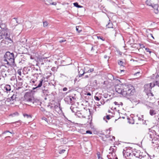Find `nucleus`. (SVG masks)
Returning a JSON list of instances; mask_svg holds the SVG:
<instances>
[{
  "label": "nucleus",
  "instance_id": "3c124183",
  "mask_svg": "<svg viewBox=\"0 0 159 159\" xmlns=\"http://www.w3.org/2000/svg\"><path fill=\"white\" fill-rule=\"evenodd\" d=\"M138 119L139 120H143V119H142V118H140V117H138Z\"/></svg>",
  "mask_w": 159,
  "mask_h": 159
},
{
  "label": "nucleus",
  "instance_id": "774afa93",
  "mask_svg": "<svg viewBox=\"0 0 159 159\" xmlns=\"http://www.w3.org/2000/svg\"><path fill=\"white\" fill-rule=\"evenodd\" d=\"M120 104L121 105H123L122 103L121 102H120Z\"/></svg>",
  "mask_w": 159,
  "mask_h": 159
},
{
  "label": "nucleus",
  "instance_id": "de8ad7c7",
  "mask_svg": "<svg viewBox=\"0 0 159 159\" xmlns=\"http://www.w3.org/2000/svg\"><path fill=\"white\" fill-rule=\"evenodd\" d=\"M156 140L159 139V135L157 136V137L155 138Z\"/></svg>",
  "mask_w": 159,
  "mask_h": 159
},
{
  "label": "nucleus",
  "instance_id": "bf43d9fd",
  "mask_svg": "<svg viewBox=\"0 0 159 159\" xmlns=\"http://www.w3.org/2000/svg\"><path fill=\"white\" fill-rule=\"evenodd\" d=\"M150 35L151 36L152 38L153 39H154V38L153 36V35L152 34H150Z\"/></svg>",
  "mask_w": 159,
  "mask_h": 159
},
{
  "label": "nucleus",
  "instance_id": "4be33fe9",
  "mask_svg": "<svg viewBox=\"0 0 159 159\" xmlns=\"http://www.w3.org/2000/svg\"><path fill=\"white\" fill-rule=\"evenodd\" d=\"M155 85L158 86L159 87V82L158 81H156L152 84V87H154Z\"/></svg>",
  "mask_w": 159,
  "mask_h": 159
},
{
  "label": "nucleus",
  "instance_id": "5fc2aeb1",
  "mask_svg": "<svg viewBox=\"0 0 159 159\" xmlns=\"http://www.w3.org/2000/svg\"><path fill=\"white\" fill-rule=\"evenodd\" d=\"M16 124H17V125H19V124H18V123H20V122L19 121H16Z\"/></svg>",
  "mask_w": 159,
  "mask_h": 159
},
{
  "label": "nucleus",
  "instance_id": "c9c22d12",
  "mask_svg": "<svg viewBox=\"0 0 159 159\" xmlns=\"http://www.w3.org/2000/svg\"><path fill=\"white\" fill-rule=\"evenodd\" d=\"M42 120H45L46 121L48 122L47 119L45 117H43L42 118Z\"/></svg>",
  "mask_w": 159,
  "mask_h": 159
},
{
  "label": "nucleus",
  "instance_id": "a19ab883",
  "mask_svg": "<svg viewBox=\"0 0 159 159\" xmlns=\"http://www.w3.org/2000/svg\"><path fill=\"white\" fill-rule=\"evenodd\" d=\"M48 57H46L45 58H43V59H42V58H41V60H42V61H43V59H44V62H46V60L45 59H47V58H48Z\"/></svg>",
  "mask_w": 159,
  "mask_h": 159
},
{
  "label": "nucleus",
  "instance_id": "473e14b6",
  "mask_svg": "<svg viewBox=\"0 0 159 159\" xmlns=\"http://www.w3.org/2000/svg\"><path fill=\"white\" fill-rule=\"evenodd\" d=\"M86 133L87 134H92V133L91 131L90 130H88L86 131Z\"/></svg>",
  "mask_w": 159,
  "mask_h": 159
},
{
  "label": "nucleus",
  "instance_id": "f03ea898",
  "mask_svg": "<svg viewBox=\"0 0 159 159\" xmlns=\"http://www.w3.org/2000/svg\"><path fill=\"white\" fill-rule=\"evenodd\" d=\"M135 92L134 88L131 85H126L125 91L123 92V96L128 98L133 95Z\"/></svg>",
  "mask_w": 159,
  "mask_h": 159
},
{
  "label": "nucleus",
  "instance_id": "dca6fc26",
  "mask_svg": "<svg viewBox=\"0 0 159 159\" xmlns=\"http://www.w3.org/2000/svg\"><path fill=\"white\" fill-rule=\"evenodd\" d=\"M4 89L7 91H9L11 90V86L9 85H6L4 87Z\"/></svg>",
  "mask_w": 159,
  "mask_h": 159
},
{
  "label": "nucleus",
  "instance_id": "f704fd0d",
  "mask_svg": "<svg viewBox=\"0 0 159 159\" xmlns=\"http://www.w3.org/2000/svg\"><path fill=\"white\" fill-rule=\"evenodd\" d=\"M94 98L96 100L98 101H99L100 100V99L99 98V97L97 96H95Z\"/></svg>",
  "mask_w": 159,
  "mask_h": 159
},
{
  "label": "nucleus",
  "instance_id": "393cba45",
  "mask_svg": "<svg viewBox=\"0 0 159 159\" xmlns=\"http://www.w3.org/2000/svg\"><path fill=\"white\" fill-rule=\"evenodd\" d=\"M110 115H107L106 116H104L103 118V119L105 120V119L106 118L107 119L109 120L110 119Z\"/></svg>",
  "mask_w": 159,
  "mask_h": 159
},
{
  "label": "nucleus",
  "instance_id": "680f3d73",
  "mask_svg": "<svg viewBox=\"0 0 159 159\" xmlns=\"http://www.w3.org/2000/svg\"><path fill=\"white\" fill-rule=\"evenodd\" d=\"M82 7V6H80V5H79V6H78V7H78V8H81V7Z\"/></svg>",
  "mask_w": 159,
  "mask_h": 159
},
{
  "label": "nucleus",
  "instance_id": "49530a36",
  "mask_svg": "<svg viewBox=\"0 0 159 159\" xmlns=\"http://www.w3.org/2000/svg\"><path fill=\"white\" fill-rule=\"evenodd\" d=\"M145 105L146 106H147L148 109L151 108V107L148 105L147 104H145Z\"/></svg>",
  "mask_w": 159,
  "mask_h": 159
},
{
  "label": "nucleus",
  "instance_id": "864d4df0",
  "mask_svg": "<svg viewBox=\"0 0 159 159\" xmlns=\"http://www.w3.org/2000/svg\"><path fill=\"white\" fill-rule=\"evenodd\" d=\"M127 156H130V155H131L130 153H128L127 152Z\"/></svg>",
  "mask_w": 159,
  "mask_h": 159
},
{
  "label": "nucleus",
  "instance_id": "58836bf2",
  "mask_svg": "<svg viewBox=\"0 0 159 159\" xmlns=\"http://www.w3.org/2000/svg\"><path fill=\"white\" fill-rule=\"evenodd\" d=\"M62 90L64 91H67V88H66V87L64 88Z\"/></svg>",
  "mask_w": 159,
  "mask_h": 159
},
{
  "label": "nucleus",
  "instance_id": "6ab92c4d",
  "mask_svg": "<svg viewBox=\"0 0 159 159\" xmlns=\"http://www.w3.org/2000/svg\"><path fill=\"white\" fill-rule=\"evenodd\" d=\"M146 3L148 5L150 6H152V5L154 4V3H151V0H147Z\"/></svg>",
  "mask_w": 159,
  "mask_h": 159
},
{
  "label": "nucleus",
  "instance_id": "c756f323",
  "mask_svg": "<svg viewBox=\"0 0 159 159\" xmlns=\"http://www.w3.org/2000/svg\"><path fill=\"white\" fill-rule=\"evenodd\" d=\"M79 26H76V30L77 31H78V33H80L81 31V30H79Z\"/></svg>",
  "mask_w": 159,
  "mask_h": 159
},
{
  "label": "nucleus",
  "instance_id": "8fccbe9b",
  "mask_svg": "<svg viewBox=\"0 0 159 159\" xmlns=\"http://www.w3.org/2000/svg\"><path fill=\"white\" fill-rule=\"evenodd\" d=\"M98 159H103V158L101 157L100 156H99V155H98Z\"/></svg>",
  "mask_w": 159,
  "mask_h": 159
},
{
  "label": "nucleus",
  "instance_id": "5701e85b",
  "mask_svg": "<svg viewBox=\"0 0 159 159\" xmlns=\"http://www.w3.org/2000/svg\"><path fill=\"white\" fill-rule=\"evenodd\" d=\"M24 117H26L28 118H32L31 116L30 115H29L27 114H24Z\"/></svg>",
  "mask_w": 159,
  "mask_h": 159
},
{
  "label": "nucleus",
  "instance_id": "e2e57ef3",
  "mask_svg": "<svg viewBox=\"0 0 159 159\" xmlns=\"http://www.w3.org/2000/svg\"><path fill=\"white\" fill-rule=\"evenodd\" d=\"M148 159H151L150 157L149 156H148Z\"/></svg>",
  "mask_w": 159,
  "mask_h": 159
},
{
  "label": "nucleus",
  "instance_id": "423d86ee",
  "mask_svg": "<svg viewBox=\"0 0 159 159\" xmlns=\"http://www.w3.org/2000/svg\"><path fill=\"white\" fill-rule=\"evenodd\" d=\"M152 87V83L147 84L144 86V91L147 93L149 92H151Z\"/></svg>",
  "mask_w": 159,
  "mask_h": 159
},
{
  "label": "nucleus",
  "instance_id": "72a5a7b5",
  "mask_svg": "<svg viewBox=\"0 0 159 159\" xmlns=\"http://www.w3.org/2000/svg\"><path fill=\"white\" fill-rule=\"evenodd\" d=\"M97 38L98 39H101L102 40V41H104V39L102 37H101V36H98L97 37Z\"/></svg>",
  "mask_w": 159,
  "mask_h": 159
},
{
  "label": "nucleus",
  "instance_id": "bb28decb",
  "mask_svg": "<svg viewBox=\"0 0 159 159\" xmlns=\"http://www.w3.org/2000/svg\"><path fill=\"white\" fill-rule=\"evenodd\" d=\"M91 74H89V75H85L84 76V77L83 78H87L89 77H91Z\"/></svg>",
  "mask_w": 159,
  "mask_h": 159
},
{
  "label": "nucleus",
  "instance_id": "20e7f679",
  "mask_svg": "<svg viewBox=\"0 0 159 159\" xmlns=\"http://www.w3.org/2000/svg\"><path fill=\"white\" fill-rule=\"evenodd\" d=\"M126 85L125 84H123L116 85L115 86V89L116 92L123 96V92L125 91Z\"/></svg>",
  "mask_w": 159,
  "mask_h": 159
},
{
  "label": "nucleus",
  "instance_id": "9b49d317",
  "mask_svg": "<svg viewBox=\"0 0 159 159\" xmlns=\"http://www.w3.org/2000/svg\"><path fill=\"white\" fill-rule=\"evenodd\" d=\"M153 9L154 12L157 14L158 13V5L157 4L154 3L153 5L151 6Z\"/></svg>",
  "mask_w": 159,
  "mask_h": 159
},
{
  "label": "nucleus",
  "instance_id": "7c9ffc66",
  "mask_svg": "<svg viewBox=\"0 0 159 159\" xmlns=\"http://www.w3.org/2000/svg\"><path fill=\"white\" fill-rule=\"evenodd\" d=\"M42 91L43 92V93H48V90H45V89H42Z\"/></svg>",
  "mask_w": 159,
  "mask_h": 159
},
{
  "label": "nucleus",
  "instance_id": "39448f33",
  "mask_svg": "<svg viewBox=\"0 0 159 159\" xmlns=\"http://www.w3.org/2000/svg\"><path fill=\"white\" fill-rule=\"evenodd\" d=\"M28 94H25L24 96L25 99L24 100L25 102L28 103V105H30L31 103L34 104L35 102V101H39L38 100H35L34 101V99L31 97L28 96Z\"/></svg>",
  "mask_w": 159,
  "mask_h": 159
},
{
  "label": "nucleus",
  "instance_id": "052dcab7",
  "mask_svg": "<svg viewBox=\"0 0 159 159\" xmlns=\"http://www.w3.org/2000/svg\"><path fill=\"white\" fill-rule=\"evenodd\" d=\"M107 55H105V56H104V58L105 59L107 58Z\"/></svg>",
  "mask_w": 159,
  "mask_h": 159
},
{
  "label": "nucleus",
  "instance_id": "09e8293b",
  "mask_svg": "<svg viewBox=\"0 0 159 159\" xmlns=\"http://www.w3.org/2000/svg\"><path fill=\"white\" fill-rule=\"evenodd\" d=\"M107 157L109 159H112V158L110 157V155H107Z\"/></svg>",
  "mask_w": 159,
  "mask_h": 159
},
{
  "label": "nucleus",
  "instance_id": "338daca9",
  "mask_svg": "<svg viewBox=\"0 0 159 159\" xmlns=\"http://www.w3.org/2000/svg\"><path fill=\"white\" fill-rule=\"evenodd\" d=\"M117 34V33L116 32H115V36H116V34Z\"/></svg>",
  "mask_w": 159,
  "mask_h": 159
},
{
  "label": "nucleus",
  "instance_id": "79ce46f5",
  "mask_svg": "<svg viewBox=\"0 0 159 159\" xmlns=\"http://www.w3.org/2000/svg\"><path fill=\"white\" fill-rule=\"evenodd\" d=\"M107 138L106 135H105L104 136H103L102 137V139L103 141H106V140L105 139V138Z\"/></svg>",
  "mask_w": 159,
  "mask_h": 159
},
{
  "label": "nucleus",
  "instance_id": "c85d7f7f",
  "mask_svg": "<svg viewBox=\"0 0 159 159\" xmlns=\"http://www.w3.org/2000/svg\"><path fill=\"white\" fill-rule=\"evenodd\" d=\"M147 94L148 96H150V95L152 97L154 96V95L152 94V93H151V92H149L148 93H147Z\"/></svg>",
  "mask_w": 159,
  "mask_h": 159
},
{
  "label": "nucleus",
  "instance_id": "13d9d810",
  "mask_svg": "<svg viewBox=\"0 0 159 159\" xmlns=\"http://www.w3.org/2000/svg\"><path fill=\"white\" fill-rule=\"evenodd\" d=\"M93 50H94L93 47H92L91 49V51H93Z\"/></svg>",
  "mask_w": 159,
  "mask_h": 159
},
{
  "label": "nucleus",
  "instance_id": "4d7b16f0",
  "mask_svg": "<svg viewBox=\"0 0 159 159\" xmlns=\"http://www.w3.org/2000/svg\"><path fill=\"white\" fill-rule=\"evenodd\" d=\"M97 154L98 157V155H99V156H100V153L99 152H98L97 153Z\"/></svg>",
  "mask_w": 159,
  "mask_h": 159
},
{
  "label": "nucleus",
  "instance_id": "6e6552de",
  "mask_svg": "<svg viewBox=\"0 0 159 159\" xmlns=\"http://www.w3.org/2000/svg\"><path fill=\"white\" fill-rule=\"evenodd\" d=\"M142 154V152H141L139 151H138L135 153H134L132 155H133L136 157L142 159V158H144Z\"/></svg>",
  "mask_w": 159,
  "mask_h": 159
},
{
  "label": "nucleus",
  "instance_id": "c03bdc74",
  "mask_svg": "<svg viewBox=\"0 0 159 159\" xmlns=\"http://www.w3.org/2000/svg\"><path fill=\"white\" fill-rule=\"evenodd\" d=\"M140 73V72H136V73H134V75H137V74L139 75Z\"/></svg>",
  "mask_w": 159,
  "mask_h": 159
},
{
  "label": "nucleus",
  "instance_id": "6e6d98bb",
  "mask_svg": "<svg viewBox=\"0 0 159 159\" xmlns=\"http://www.w3.org/2000/svg\"><path fill=\"white\" fill-rule=\"evenodd\" d=\"M18 74H19V75H21V72L20 71L18 72Z\"/></svg>",
  "mask_w": 159,
  "mask_h": 159
},
{
  "label": "nucleus",
  "instance_id": "2f4dec72",
  "mask_svg": "<svg viewBox=\"0 0 159 159\" xmlns=\"http://www.w3.org/2000/svg\"><path fill=\"white\" fill-rule=\"evenodd\" d=\"M73 4L74 5V6L76 7H78L79 6V4H78V3L77 2H75L73 3Z\"/></svg>",
  "mask_w": 159,
  "mask_h": 159
},
{
  "label": "nucleus",
  "instance_id": "cd10ccee",
  "mask_svg": "<svg viewBox=\"0 0 159 159\" xmlns=\"http://www.w3.org/2000/svg\"><path fill=\"white\" fill-rule=\"evenodd\" d=\"M66 151V150H65V149H62L61 150H60L59 152V154H61L63 153L64 152Z\"/></svg>",
  "mask_w": 159,
  "mask_h": 159
},
{
  "label": "nucleus",
  "instance_id": "37998d69",
  "mask_svg": "<svg viewBox=\"0 0 159 159\" xmlns=\"http://www.w3.org/2000/svg\"><path fill=\"white\" fill-rule=\"evenodd\" d=\"M66 41V40H61L59 41V42L60 43H61L62 42H65Z\"/></svg>",
  "mask_w": 159,
  "mask_h": 159
},
{
  "label": "nucleus",
  "instance_id": "a18cd8bd",
  "mask_svg": "<svg viewBox=\"0 0 159 159\" xmlns=\"http://www.w3.org/2000/svg\"><path fill=\"white\" fill-rule=\"evenodd\" d=\"M114 104L115 105H118L119 106V104L118 103V102H114Z\"/></svg>",
  "mask_w": 159,
  "mask_h": 159
},
{
  "label": "nucleus",
  "instance_id": "603ef678",
  "mask_svg": "<svg viewBox=\"0 0 159 159\" xmlns=\"http://www.w3.org/2000/svg\"><path fill=\"white\" fill-rule=\"evenodd\" d=\"M87 95L91 96V93H90L88 92L87 93Z\"/></svg>",
  "mask_w": 159,
  "mask_h": 159
},
{
  "label": "nucleus",
  "instance_id": "b1692460",
  "mask_svg": "<svg viewBox=\"0 0 159 159\" xmlns=\"http://www.w3.org/2000/svg\"><path fill=\"white\" fill-rule=\"evenodd\" d=\"M118 64L120 66H124V62L121 61H118Z\"/></svg>",
  "mask_w": 159,
  "mask_h": 159
},
{
  "label": "nucleus",
  "instance_id": "69168bd1",
  "mask_svg": "<svg viewBox=\"0 0 159 159\" xmlns=\"http://www.w3.org/2000/svg\"><path fill=\"white\" fill-rule=\"evenodd\" d=\"M142 119H143V115H142L141 116V117Z\"/></svg>",
  "mask_w": 159,
  "mask_h": 159
},
{
  "label": "nucleus",
  "instance_id": "a211bd4d",
  "mask_svg": "<svg viewBox=\"0 0 159 159\" xmlns=\"http://www.w3.org/2000/svg\"><path fill=\"white\" fill-rule=\"evenodd\" d=\"M0 25V39H1V38H2L1 37V32L2 31V30H3L4 28V25Z\"/></svg>",
  "mask_w": 159,
  "mask_h": 159
},
{
  "label": "nucleus",
  "instance_id": "a878e982",
  "mask_svg": "<svg viewBox=\"0 0 159 159\" xmlns=\"http://www.w3.org/2000/svg\"><path fill=\"white\" fill-rule=\"evenodd\" d=\"M43 25L44 27H47L48 25V23L47 21L43 22Z\"/></svg>",
  "mask_w": 159,
  "mask_h": 159
},
{
  "label": "nucleus",
  "instance_id": "ddd939ff",
  "mask_svg": "<svg viewBox=\"0 0 159 159\" xmlns=\"http://www.w3.org/2000/svg\"><path fill=\"white\" fill-rule=\"evenodd\" d=\"M16 98V95L15 94H13L12 96L10 97V98H7L6 101L9 102L11 100L13 101Z\"/></svg>",
  "mask_w": 159,
  "mask_h": 159
},
{
  "label": "nucleus",
  "instance_id": "7ed1b4c3",
  "mask_svg": "<svg viewBox=\"0 0 159 159\" xmlns=\"http://www.w3.org/2000/svg\"><path fill=\"white\" fill-rule=\"evenodd\" d=\"M4 29L2 31V38H1V39H4L11 42H12V39L10 37V33L9 30L7 29L5 25H4Z\"/></svg>",
  "mask_w": 159,
  "mask_h": 159
},
{
  "label": "nucleus",
  "instance_id": "0eeeda50",
  "mask_svg": "<svg viewBox=\"0 0 159 159\" xmlns=\"http://www.w3.org/2000/svg\"><path fill=\"white\" fill-rule=\"evenodd\" d=\"M5 68H6V67L5 66L3 65H1V76L3 78L6 77L7 76V71H6V70L5 69Z\"/></svg>",
  "mask_w": 159,
  "mask_h": 159
},
{
  "label": "nucleus",
  "instance_id": "4468645a",
  "mask_svg": "<svg viewBox=\"0 0 159 159\" xmlns=\"http://www.w3.org/2000/svg\"><path fill=\"white\" fill-rule=\"evenodd\" d=\"M66 98H67L68 99H69V100L70 101V103H72V102H73V100H75V98L74 97H72L71 96H69L67 97Z\"/></svg>",
  "mask_w": 159,
  "mask_h": 159
},
{
  "label": "nucleus",
  "instance_id": "aec40b11",
  "mask_svg": "<svg viewBox=\"0 0 159 159\" xmlns=\"http://www.w3.org/2000/svg\"><path fill=\"white\" fill-rule=\"evenodd\" d=\"M45 4L46 5H49L50 4L51 2H52V0H44Z\"/></svg>",
  "mask_w": 159,
  "mask_h": 159
},
{
  "label": "nucleus",
  "instance_id": "9d476101",
  "mask_svg": "<svg viewBox=\"0 0 159 159\" xmlns=\"http://www.w3.org/2000/svg\"><path fill=\"white\" fill-rule=\"evenodd\" d=\"M84 71L85 74L88 73H89L90 72H91L94 71V69H91L88 67H84Z\"/></svg>",
  "mask_w": 159,
  "mask_h": 159
},
{
  "label": "nucleus",
  "instance_id": "412c9836",
  "mask_svg": "<svg viewBox=\"0 0 159 159\" xmlns=\"http://www.w3.org/2000/svg\"><path fill=\"white\" fill-rule=\"evenodd\" d=\"M106 27L108 28H112L113 24L112 23H109L107 25H106Z\"/></svg>",
  "mask_w": 159,
  "mask_h": 159
},
{
  "label": "nucleus",
  "instance_id": "f3484780",
  "mask_svg": "<svg viewBox=\"0 0 159 159\" xmlns=\"http://www.w3.org/2000/svg\"><path fill=\"white\" fill-rule=\"evenodd\" d=\"M149 114L152 116L155 115L156 114V111L155 110L153 109H151L149 111Z\"/></svg>",
  "mask_w": 159,
  "mask_h": 159
},
{
  "label": "nucleus",
  "instance_id": "e433bc0d",
  "mask_svg": "<svg viewBox=\"0 0 159 159\" xmlns=\"http://www.w3.org/2000/svg\"><path fill=\"white\" fill-rule=\"evenodd\" d=\"M146 52H149L150 53L151 52L150 51L149 49L148 48H146L145 49Z\"/></svg>",
  "mask_w": 159,
  "mask_h": 159
},
{
  "label": "nucleus",
  "instance_id": "2eb2a0df",
  "mask_svg": "<svg viewBox=\"0 0 159 159\" xmlns=\"http://www.w3.org/2000/svg\"><path fill=\"white\" fill-rule=\"evenodd\" d=\"M149 134L150 138L152 139V143H154V141L156 140V139L153 134L150 133Z\"/></svg>",
  "mask_w": 159,
  "mask_h": 159
},
{
  "label": "nucleus",
  "instance_id": "ea45409f",
  "mask_svg": "<svg viewBox=\"0 0 159 159\" xmlns=\"http://www.w3.org/2000/svg\"><path fill=\"white\" fill-rule=\"evenodd\" d=\"M56 4L57 3L56 2H53L52 3L51 2V3L50 5H56Z\"/></svg>",
  "mask_w": 159,
  "mask_h": 159
},
{
  "label": "nucleus",
  "instance_id": "1a4fd4ad",
  "mask_svg": "<svg viewBox=\"0 0 159 159\" xmlns=\"http://www.w3.org/2000/svg\"><path fill=\"white\" fill-rule=\"evenodd\" d=\"M78 71H79V77H82L84 74H85L84 71V69H82L81 67H79Z\"/></svg>",
  "mask_w": 159,
  "mask_h": 159
},
{
  "label": "nucleus",
  "instance_id": "f257e3e1",
  "mask_svg": "<svg viewBox=\"0 0 159 159\" xmlns=\"http://www.w3.org/2000/svg\"><path fill=\"white\" fill-rule=\"evenodd\" d=\"M5 59L4 60V62H7V64L11 65L13 64L15 62L14 55L13 53L7 52L4 55Z\"/></svg>",
  "mask_w": 159,
  "mask_h": 159
},
{
  "label": "nucleus",
  "instance_id": "f8f14e48",
  "mask_svg": "<svg viewBox=\"0 0 159 159\" xmlns=\"http://www.w3.org/2000/svg\"><path fill=\"white\" fill-rule=\"evenodd\" d=\"M43 81V80L42 79H41L39 81V83L38 85L36 87L33 88V90H35V89H37V90L39 88L42 86Z\"/></svg>",
  "mask_w": 159,
  "mask_h": 159
},
{
  "label": "nucleus",
  "instance_id": "4c0bfd02",
  "mask_svg": "<svg viewBox=\"0 0 159 159\" xmlns=\"http://www.w3.org/2000/svg\"><path fill=\"white\" fill-rule=\"evenodd\" d=\"M40 110L42 111H44L45 110L44 108L42 107H41Z\"/></svg>",
  "mask_w": 159,
  "mask_h": 159
},
{
  "label": "nucleus",
  "instance_id": "0e129e2a",
  "mask_svg": "<svg viewBox=\"0 0 159 159\" xmlns=\"http://www.w3.org/2000/svg\"><path fill=\"white\" fill-rule=\"evenodd\" d=\"M38 74H35V75H36V78L37 79V76L38 75Z\"/></svg>",
  "mask_w": 159,
  "mask_h": 159
}]
</instances>
